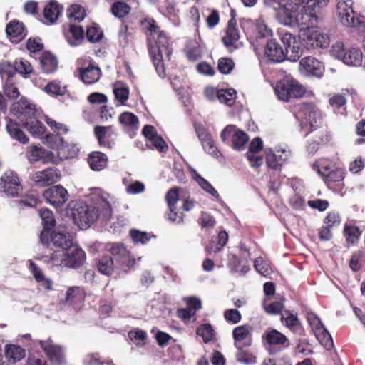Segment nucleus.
I'll list each match as a JSON object with an SVG mask.
<instances>
[{"mask_svg":"<svg viewBox=\"0 0 365 365\" xmlns=\"http://www.w3.org/2000/svg\"><path fill=\"white\" fill-rule=\"evenodd\" d=\"M140 25L147 36V47L155 71L160 78H164L166 72L163 63V54L170 61L173 53L169 38L163 31L160 30L153 19H143Z\"/></svg>","mask_w":365,"mask_h":365,"instance_id":"nucleus-1","label":"nucleus"},{"mask_svg":"<svg viewBox=\"0 0 365 365\" xmlns=\"http://www.w3.org/2000/svg\"><path fill=\"white\" fill-rule=\"evenodd\" d=\"M297 115L301 119L300 126L305 136L314 133L313 139H317L319 143L325 145L329 142L331 136L327 128L322 126V113L313 103L298 104Z\"/></svg>","mask_w":365,"mask_h":365,"instance_id":"nucleus-2","label":"nucleus"},{"mask_svg":"<svg viewBox=\"0 0 365 365\" xmlns=\"http://www.w3.org/2000/svg\"><path fill=\"white\" fill-rule=\"evenodd\" d=\"M11 112L32 135L41 136L44 134L46 128L38 119L35 105L29 103L26 98H21L19 101L14 103Z\"/></svg>","mask_w":365,"mask_h":365,"instance_id":"nucleus-3","label":"nucleus"},{"mask_svg":"<svg viewBox=\"0 0 365 365\" xmlns=\"http://www.w3.org/2000/svg\"><path fill=\"white\" fill-rule=\"evenodd\" d=\"M312 168L320 175L329 190L337 193L343 192L346 177L344 169L336 167L333 161L327 158H320L316 160Z\"/></svg>","mask_w":365,"mask_h":365,"instance_id":"nucleus-4","label":"nucleus"},{"mask_svg":"<svg viewBox=\"0 0 365 365\" xmlns=\"http://www.w3.org/2000/svg\"><path fill=\"white\" fill-rule=\"evenodd\" d=\"M66 214L81 229H86L98 218L97 211L83 200H72L66 207Z\"/></svg>","mask_w":365,"mask_h":365,"instance_id":"nucleus-5","label":"nucleus"},{"mask_svg":"<svg viewBox=\"0 0 365 365\" xmlns=\"http://www.w3.org/2000/svg\"><path fill=\"white\" fill-rule=\"evenodd\" d=\"M275 93L279 100L289 102L293 99L302 98L306 89L297 80L286 76L277 83Z\"/></svg>","mask_w":365,"mask_h":365,"instance_id":"nucleus-6","label":"nucleus"},{"mask_svg":"<svg viewBox=\"0 0 365 365\" xmlns=\"http://www.w3.org/2000/svg\"><path fill=\"white\" fill-rule=\"evenodd\" d=\"M78 78L88 85L93 84L99 81L102 71L98 66L91 58L78 59L77 61Z\"/></svg>","mask_w":365,"mask_h":365,"instance_id":"nucleus-7","label":"nucleus"},{"mask_svg":"<svg viewBox=\"0 0 365 365\" xmlns=\"http://www.w3.org/2000/svg\"><path fill=\"white\" fill-rule=\"evenodd\" d=\"M264 346L270 354L277 352L289 346L288 338L275 329H267L262 336Z\"/></svg>","mask_w":365,"mask_h":365,"instance_id":"nucleus-8","label":"nucleus"},{"mask_svg":"<svg viewBox=\"0 0 365 365\" xmlns=\"http://www.w3.org/2000/svg\"><path fill=\"white\" fill-rule=\"evenodd\" d=\"M331 52L333 56L341 60L346 65L358 66L362 63L363 55L360 49L356 48L345 49L343 43L337 42L334 44Z\"/></svg>","mask_w":365,"mask_h":365,"instance_id":"nucleus-9","label":"nucleus"},{"mask_svg":"<svg viewBox=\"0 0 365 365\" xmlns=\"http://www.w3.org/2000/svg\"><path fill=\"white\" fill-rule=\"evenodd\" d=\"M220 137L224 143L231 144L235 150H240L249 140L245 132L232 125L226 126L221 132Z\"/></svg>","mask_w":365,"mask_h":365,"instance_id":"nucleus-10","label":"nucleus"},{"mask_svg":"<svg viewBox=\"0 0 365 365\" xmlns=\"http://www.w3.org/2000/svg\"><path fill=\"white\" fill-rule=\"evenodd\" d=\"M93 133L101 147L112 149L115 146L118 132L113 125H96Z\"/></svg>","mask_w":365,"mask_h":365,"instance_id":"nucleus-11","label":"nucleus"},{"mask_svg":"<svg viewBox=\"0 0 365 365\" xmlns=\"http://www.w3.org/2000/svg\"><path fill=\"white\" fill-rule=\"evenodd\" d=\"M107 250L119 267H130L135 264V259L130 257V252L124 244L115 242L107 245Z\"/></svg>","mask_w":365,"mask_h":365,"instance_id":"nucleus-12","label":"nucleus"},{"mask_svg":"<svg viewBox=\"0 0 365 365\" xmlns=\"http://www.w3.org/2000/svg\"><path fill=\"white\" fill-rule=\"evenodd\" d=\"M179 200V188L173 187L170 189L165 195V200L168 204L169 211L167 213L168 219L176 224L183 222L184 214L182 212L177 211V203Z\"/></svg>","mask_w":365,"mask_h":365,"instance_id":"nucleus-13","label":"nucleus"},{"mask_svg":"<svg viewBox=\"0 0 365 365\" xmlns=\"http://www.w3.org/2000/svg\"><path fill=\"white\" fill-rule=\"evenodd\" d=\"M61 178V173L56 168H47L41 171H36L32 180L37 187H43L52 185Z\"/></svg>","mask_w":365,"mask_h":365,"instance_id":"nucleus-14","label":"nucleus"},{"mask_svg":"<svg viewBox=\"0 0 365 365\" xmlns=\"http://www.w3.org/2000/svg\"><path fill=\"white\" fill-rule=\"evenodd\" d=\"M0 187L4 193L16 197L22 190L19 176L16 173L8 170L1 177Z\"/></svg>","mask_w":365,"mask_h":365,"instance_id":"nucleus-15","label":"nucleus"},{"mask_svg":"<svg viewBox=\"0 0 365 365\" xmlns=\"http://www.w3.org/2000/svg\"><path fill=\"white\" fill-rule=\"evenodd\" d=\"M46 201L56 208L61 207L68 200V192L62 185H58L46 189L43 193Z\"/></svg>","mask_w":365,"mask_h":365,"instance_id":"nucleus-16","label":"nucleus"},{"mask_svg":"<svg viewBox=\"0 0 365 365\" xmlns=\"http://www.w3.org/2000/svg\"><path fill=\"white\" fill-rule=\"evenodd\" d=\"M281 323L292 334L299 336H305V329L298 318L297 314L291 310H284L280 318Z\"/></svg>","mask_w":365,"mask_h":365,"instance_id":"nucleus-17","label":"nucleus"},{"mask_svg":"<svg viewBox=\"0 0 365 365\" xmlns=\"http://www.w3.org/2000/svg\"><path fill=\"white\" fill-rule=\"evenodd\" d=\"M39 344L51 364L61 365L64 363V354L60 346L51 340L40 341Z\"/></svg>","mask_w":365,"mask_h":365,"instance_id":"nucleus-18","label":"nucleus"},{"mask_svg":"<svg viewBox=\"0 0 365 365\" xmlns=\"http://www.w3.org/2000/svg\"><path fill=\"white\" fill-rule=\"evenodd\" d=\"M301 71L307 76H313L320 78L323 76L324 65L315 57L306 56L301 59L299 62Z\"/></svg>","mask_w":365,"mask_h":365,"instance_id":"nucleus-19","label":"nucleus"},{"mask_svg":"<svg viewBox=\"0 0 365 365\" xmlns=\"http://www.w3.org/2000/svg\"><path fill=\"white\" fill-rule=\"evenodd\" d=\"M309 322L313 325L314 335L318 339L319 342L327 349L332 348L334 343L331 334L325 328L322 321L317 317L314 316V322L310 321L308 317Z\"/></svg>","mask_w":365,"mask_h":365,"instance_id":"nucleus-20","label":"nucleus"},{"mask_svg":"<svg viewBox=\"0 0 365 365\" xmlns=\"http://www.w3.org/2000/svg\"><path fill=\"white\" fill-rule=\"evenodd\" d=\"M86 259L85 252L78 246L72 245L66 249V267L78 268L83 264Z\"/></svg>","mask_w":365,"mask_h":365,"instance_id":"nucleus-21","label":"nucleus"},{"mask_svg":"<svg viewBox=\"0 0 365 365\" xmlns=\"http://www.w3.org/2000/svg\"><path fill=\"white\" fill-rule=\"evenodd\" d=\"M299 1L300 0H297V2L287 1L285 5L281 6L282 9L277 14L281 24L291 26H294L296 12L300 9Z\"/></svg>","mask_w":365,"mask_h":365,"instance_id":"nucleus-22","label":"nucleus"},{"mask_svg":"<svg viewBox=\"0 0 365 365\" xmlns=\"http://www.w3.org/2000/svg\"><path fill=\"white\" fill-rule=\"evenodd\" d=\"M252 328L248 324L240 325L232 330L235 346H250L252 344Z\"/></svg>","mask_w":365,"mask_h":365,"instance_id":"nucleus-23","label":"nucleus"},{"mask_svg":"<svg viewBox=\"0 0 365 365\" xmlns=\"http://www.w3.org/2000/svg\"><path fill=\"white\" fill-rule=\"evenodd\" d=\"M39 215L42 220L43 229L40 235V240L43 244L49 243V232L56 225L53 212L48 208L41 209Z\"/></svg>","mask_w":365,"mask_h":365,"instance_id":"nucleus-24","label":"nucleus"},{"mask_svg":"<svg viewBox=\"0 0 365 365\" xmlns=\"http://www.w3.org/2000/svg\"><path fill=\"white\" fill-rule=\"evenodd\" d=\"M264 56L272 63H281L286 59L284 50L274 39L267 41L264 48Z\"/></svg>","mask_w":365,"mask_h":365,"instance_id":"nucleus-25","label":"nucleus"},{"mask_svg":"<svg viewBox=\"0 0 365 365\" xmlns=\"http://www.w3.org/2000/svg\"><path fill=\"white\" fill-rule=\"evenodd\" d=\"M50 238L48 245L51 243L56 247L66 250L73 245L72 236L65 228L59 227L53 230L51 235L49 234Z\"/></svg>","mask_w":365,"mask_h":365,"instance_id":"nucleus-26","label":"nucleus"},{"mask_svg":"<svg viewBox=\"0 0 365 365\" xmlns=\"http://www.w3.org/2000/svg\"><path fill=\"white\" fill-rule=\"evenodd\" d=\"M6 33L11 42L19 43L27 35V31L24 24L18 21H11L6 27Z\"/></svg>","mask_w":365,"mask_h":365,"instance_id":"nucleus-27","label":"nucleus"},{"mask_svg":"<svg viewBox=\"0 0 365 365\" xmlns=\"http://www.w3.org/2000/svg\"><path fill=\"white\" fill-rule=\"evenodd\" d=\"M118 122L124 130L131 136L139 128V119L134 113L125 111L120 114Z\"/></svg>","mask_w":365,"mask_h":365,"instance_id":"nucleus-28","label":"nucleus"},{"mask_svg":"<svg viewBox=\"0 0 365 365\" xmlns=\"http://www.w3.org/2000/svg\"><path fill=\"white\" fill-rule=\"evenodd\" d=\"M317 20L315 13L312 11H307L304 7H301L297 10L295 15L294 26H300L301 29H306L314 25V21Z\"/></svg>","mask_w":365,"mask_h":365,"instance_id":"nucleus-29","label":"nucleus"},{"mask_svg":"<svg viewBox=\"0 0 365 365\" xmlns=\"http://www.w3.org/2000/svg\"><path fill=\"white\" fill-rule=\"evenodd\" d=\"M6 130L10 137L14 140H17L22 144H26L29 140L16 120L8 119Z\"/></svg>","mask_w":365,"mask_h":365,"instance_id":"nucleus-30","label":"nucleus"},{"mask_svg":"<svg viewBox=\"0 0 365 365\" xmlns=\"http://www.w3.org/2000/svg\"><path fill=\"white\" fill-rule=\"evenodd\" d=\"M96 267L100 273L106 276H110L114 273L118 264H116L110 255H104L98 259Z\"/></svg>","mask_w":365,"mask_h":365,"instance_id":"nucleus-31","label":"nucleus"},{"mask_svg":"<svg viewBox=\"0 0 365 365\" xmlns=\"http://www.w3.org/2000/svg\"><path fill=\"white\" fill-rule=\"evenodd\" d=\"M108 158L106 155L100 151L91 152L88 157V163L91 170L100 171L108 164Z\"/></svg>","mask_w":365,"mask_h":365,"instance_id":"nucleus-32","label":"nucleus"},{"mask_svg":"<svg viewBox=\"0 0 365 365\" xmlns=\"http://www.w3.org/2000/svg\"><path fill=\"white\" fill-rule=\"evenodd\" d=\"M239 38L240 34L237 28V21L232 16L228 21L226 35L222 37V42L226 47H230L233 46Z\"/></svg>","mask_w":365,"mask_h":365,"instance_id":"nucleus-33","label":"nucleus"},{"mask_svg":"<svg viewBox=\"0 0 365 365\" xmlns=\"http://www.w3.org/2000/svg\"><path fill=\"white\" fill-rule=\"evenodd\" d=\"M63 7L55 0L48 2L43 9V17L46 24L54 23L62 12Z\"/></svg>","mask_w":365,"mask_h":365,"instance_id":"nucleus-34","label":"nucleus"},{"mask_svg":"<svg viewBox=\"0 0 365 365\" xmlns=\"http://www.w3.org/2000/svg\"><path fill=\"white\" fill-rule=\"evenodd\" d=\"M343 234L348 244L356 245L360 240L362 230L358 226L351 223H346L344 227Z\"/></svg>","mask_w":365,"mask_h":365,"instance_id":"nucleus-35","label":"nucleus"},{"mask_svg":"<svg viewBox=\"0 0 365 365\" xmlns=\"http://www.w3.org/2000/svg\"><path fill=\"white\" fill-rule=\"evenodd\" d=\"M5 356L9 362L19 361L26 356V351L20 346L7 344L5 346Z\"/></svg>","mask_w":365,"mask_h":365,"instance_id":"nucleus-36","label":"nucleus"},{"mask_svg":"<svg viewBox=\"0 0 365 365\" xmlns=\"http://www.w3.org/2000/svg\"><path fill=\"white\" fill-rule=\"evenodd\" d=\"M329 43L330 41L328 35L324 34L316 33L307 38L306 43L308 46H309V48H324L329 46Z\"/></svg>","mask_w":365,"mask_h":365,"instance_id":"nucleus-37","label":"nucleus"},{"mask_svg":"<svg viewBox=\"0 0 365 365\" xmlns=\"http://www.w3.org/2000/svg\"><path fill=\"white\" fill-rule=\"evenodd\" d=\"M65 36L70 44L75 46L78 41L83 39L84 31L82 26L71 24L68 26V31L65 34Z\"/></svg>","mask_w":365,"mask_h":365,"instance_id":"nucleus-38","label":"nucleus"},{"mask_svg":"<svg viewBox=\"0 0 365 365\" xmlns=\"http://www.w3.org/2000/svg\"><path fill=\"white\" fill-rule=\"evenodd\" d=\"M41 68L45 73H51L57 69L58 61L49 52H46L41 57Z\"/></svg>","mask_w":365,"mask_h":365,"instance_id":"nucleus-39","label":"nucleus"},{"mask_svg":"<svg viewBox=\"0 0 365 365\" xmlns=\"http://www.w3.org/2000/svg\"><path fill=\"white\" fill-rule=\"evenodd\" d=\"M228 267L232 272L239 273L242 275L247 274L250 271V267L240 259L236 255H232L229 259Z\"/></svg>","mask_w":365,"mask_h":365,"instance_id":"nucleus-40","label":"nucleus"},{"mask_svg":"<svg viewBox=\"0 0 365 365\" xmlns=\"http://www.w3.org/2000/svg\"><path fill=\"white\" fill-rule=\"evenodd\" d=\"M0 76L1 78L6 80H14L16 76V66L12 65L8 61L0 63Z\"/></svg>","mask_w":365,"mask_h":365,"instance_id":"nucleus-41","label":"nucleus"},{"mask_svg":"<svg viewBox=\"0 0 365 365\" xmlns=\"http://www.w3.org/2000/svg\"><path fill=\"white\" fill-rule=\"evenodd\" d=\"M254 267L256 271L264 277H268L273 272L270 263L262 257L255 259Z\"/></svg>","mask_w":365,"mask_h":365,"instance_id":"nucleus-42","label":"nucleus"},{"mask_svg":"<svg viewBox=\"0 0 365 365\" xmlns=\"http://www.w3.org/2000/svg\"><path fill=\"white\" fill-rule=\"evenodd\" d=\"M196 334L201 336L206 344L215 339V331L210 324H203L197 328Z\"/></svg>","mask_w":365,"mask_h":365,"instance_id":"nucleus-43","label":"nucleus"},{"mask_svg":"<svg viewBox=\"0 0 365 365\" xmlns=\"http://www.w3.org/2000/svg\"><path fill=\"white\" fill-rule=\"evenodd\" d=\"M130 6L125 2L116 1L111 6L112 14L118 19H123L130 12Z\"/></svg>","mask_w":365,"mask_h":365,"instance_id":"nucleus-44","label":"nucleus"},{"mask_svg":"<svg viewBox=\"0 0 365 365\" xmlns=\"http://www.w3.org/2000/svg\"><path fill=\"white\" fill-rule=\"evenodd\" d=\"M130 236L135 244L140 243L142 245L148 243L152 237H155V236L153 234L148 233L147 232L140 231L136 229H131L130 230Z\"/></svg>","mask_w":365,"mask_h":365,"instance_id":"nucleus-45","label":"nucleus"},{"mask_svg":"<svg viewBox=\"0 0 365 365\" xmlns=\"http://www.w3.org/2000/svg\"><path fill=\"white\" fill-rule=\"evenodd\" d=\"M237 351L236 353L237 361L245 364H252L256 362V357L250 351L244 350L245 346H235Z\"/></svg>","mask_w":365,"mask_h":365,"instance_id":"nucleus-46","label":"nucleus"},{"mask_svg":"<svg viewBox=\"0 0 365 365\" xmlns=\"http://www.w3.org/2000/svg\"><path fill=\"white\" fill-rule=\"evenodd\" d=\"M235 98L236 91L232 88L218 90L217 99L220 103L231 106L234 104Z\"/></svg>","mask_w":365,"mask_h":365,"instance_id":"nucleus-47","label":"nucleus"},{"mask_svg":"<svg viewBox=\"0 0 365 365\" xmlns=\"http://www.w3.org/2000/svg\"><path fill=\"white\" fill-rule=\"evenodd\" d=\"M48 151L41 147L31 146L28 151L29 161L34 163L44 159L48 157Z\"/></svg>","mask_w":365,"mask_h":365,"instance_id":"nucleus-48","label":"nucleus"},{"mask_svg":"<svg viewBox=\"0 0 365 365\" xmlns=\"http://www.w3.org/2000/svg\"><path fill=\"white\" fill-rule=\"evenodd\" d=\"M85 365H110V360L105 359L99 353H90L86 355L83 359Z\"/></svg>","mask_w":365,"mask_h":365,"instance_id":"nucleus-49","label":"nucleus"},{"mask_svg":"<svg viewBox=\"0 0 365 365\" xmlns=\"http://www.w3.org/2000/svg\"><path fill=\"white\" fill-rule=\"evenodd\" d=\"M39 202L38 195L34 192L24 195L19 201L21 207H36Z\"/></svg>","mask_w":365,"mask_h":365,"instance_id":"nucleus-50","label":"nucleus"},{"mask_svg":"<svg viewBox=\"0 0 365 365\" xmlns=\"http://www.w3.org/2000/svg\"><path fill=\"white\" fill-rule=\"evenodd\" d=\"M15 66L16 69V73H20L24 78L28 77L31 74L34 73V70L31 64V63L25 59L21 58L19 61H15Z\"/></svg>","mask_w":365,"mask_h":365,"instance_id":"nucleus-51","label":"nucleus"},{"mask_svg":"<svg viewBox=\"0 0 365 365\" xmlns=\"http://www.w3.org/2000/svg\"><path fill=\"white\" fill-rule=\"evenodd\" d=\"M67 15L71 20L73 19L80 21L84 19L86 11L81 5L73 4L68 9Z\"/></svg>","mask_w":365,"mask_h":365,"instance_id":"nucleus-52","label":"nucleus"},{"mask_svg":"<svg viewBox=\"0 0 365 365\" xmlns=\"http://www.w3.org/2000/svg\"><path fill=\"white\" fill-rule=\"evenodd\" d=\"M4 92L11 99H16L19 96L20 93L16 86V79L4 81Z\"/></svg>","mask_w":365,"mask_h":365,"instance_id":"nucleus-53","label":"nucleus"},{"mask_svg":"<svg viewBox=\"0 0 365 365\" xmlns=\"http://www.w3.org/2000/svg\"><path fill=\"white\" fill-rule=\"evenodd\" d=\"M284 303L282 301L272 302L267 304L266 302L263 303V308L266 313L272 315H277L282 314L284 309Z\"/></svg>","mask_w":365,"mask_h":365,"instance_id":"nucleus-54","label":"nucleus"},{"mask_svg":"<svg viewBox=\"0 0 365 365\" xmlns=\"http://www.w3.org/2000/svg\"><path fill=\"white\" fill-rule=\"evenodd\" d=\"M84 298L83 290L79 287H70L66 292V299L69 302H76Z\"/></svg>","mask_w":365,"mask_h":365,"instance_id":"nucleus-55","label":"nucleus"},{"mask_svg":"<svg viewBox=\"0 0 365 365\" xmlns=\"http://www.w3.org/2000/svg\"><path fill=\"white\" fill-rule=\"evenodd\" d=\"M129 339L136 345H143L145 340L147 339V333L145 331L133 329L128 332Z\"/></svg>","mask_w":365,"mask_h":365,"instance_id":"nucleus-56","label":"nucleus"},{"mask_svg":"<svg viewBox=\"0 0 365 365\" xmlns=\"http://www.w3.org/2000/svg\"><path fill=\"white\" fill-rule=\"evenodd\" d=\"M47 262L54 266L66 267V250L54 251Z\"/></svg>","mask_w":365,"mask_h":365,"instance_id":"nucleus-57","label":"nucleus"},{"mask_svg":"<svg viewBox=\"0 0 365 365\" xmlns=\"http://www.w3.org/2000/svg\"><path fill=\"white\" fill-rule=\"evenodd\" d=\"M286 59L292 62L297 61L302 56V48H300L299 43L294 44L289 48H286L284 50Z\"/></svg>","mask_w":365,"mask_h":365,"instance_id":"nucleus-58","label":"nucleus"},{"mask_svg":"<svg viewBox=\"0 0 365 365\" xmlns=\"http://www.w3.org/2000/svg\"><path fill=\"white\" fill-rule=\"evenodd\" d=\"M235 63L232 58H221L218 60L217 68L222 74H229L234 69Z\"/></svg>","mask_w":365,"mask_h":365,"instance_id":"nucleus-59","label":"nucleus"},{"mask_svg":"<svg viewBox=\"0 0 365 365\" xmlns=\"http://www.w3.org/2000/svg\"><path fill=\"white\" fill-rule=\"evenodd\" d=\"M86 35L88 41L94 43L101 40L103 33L98 27L90 26L87 28Z\"/></svg>","mask_w":365,"mask_h":365,"instance_id":"nucleus-60","label":"nucleus"},{"mask_svg":"<svg viewBox=\"0 0 365 365\" xmlns=\"http://www.w3.org/2000/svg\"><path fill=\"white\" fill-rule=\"evenodd\" d=\"M196 181L205 191H206L207 192H208L209 194H210L211 195L216 198L219 197L217 191L206 179L202 178L201 175H197Z\"/></svg>","mask_w":365,"mask_h":365,"instance_id":"nucleus-61","label":"nucleus"},{"mask_svg":"<svg viewBox=\"0 0 365 365\" xmlns=\"http://www.w3.org/2000/svg\"><path fill=\"white\" fill-rule=\"evenodd\" d=\"M198 223L202 228L210 229L213 228L215 225V220L210 214L202 212Z\"/></svg>","mask_w":365,"mask_h":365,"instance_id":"nucleus-62","label":"nucleus"},{"mask_svg":"<svg viewBox=\"0 0 365 365\" xmlns=\"http://www.w3.org/2000/svg\"><path fill=\"white\" fill-rule=\"evenodd\" d=\"M341 24L347 27L356 26L359 23V19L356 17V15L352 10V12H347L345 16L339 19Z\"/></svg>","mask_w":365,"mask_h":365,"instance_id":"nucleus-63","label":"nucleus"},{"mask_svg":"<svg viewBox=\"0 0 365 365\" xmlns=\"http://www.w3.org/2000/svg\"><path fill=\"white\" fill-rule=\"evenodd\" d=\"M364 257V252L361 250H358L352 255L349 261V267L353 271L357 272L361 269V265L359 261Z\"/></svg>","mask_w":365,"mask_h":365,"instance_id":"nucleus-64","label":"nucleus"}]
</instances>
